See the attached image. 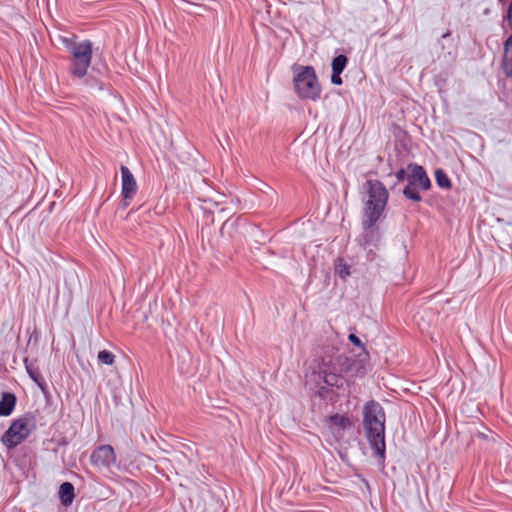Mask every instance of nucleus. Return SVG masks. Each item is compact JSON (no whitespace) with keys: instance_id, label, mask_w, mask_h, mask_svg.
<instances>
[{"instance_id":"nucleus-24","label":"nucleus","mask_w":512,"mask_h":512,"mask_svg":"<svg viewBox=\"0 0 512 512\" xmlns=\"http://www.w3.org/2000/svg\"><path fill=\"white\" fill-rule=\"evenodd\" d=\"M476 436L478 438H480V439H487L488 438V436L485 433H483V432H477Z\"/></svg>"},{"instance_id":"nucleus-15","label":"nucleus","mask_w":512,"mask_h":512,"mask_svg":"<svg viewBox=\"0 0 512 512\" xmlns=\"http://www.w3.org/2000/svg\"><path fill=\"white\" fill-rule=\"evenodd\" d=\"M415 187L416 186H413L408 183V185L403 189V195L407 199L413 200L415 202H420L422 200V197Z\"/></svg>"},{"instance_id":"nucleus-9","label":"nucleus","mask_w":512,"mask_h":512,"mask_svg":"<svg viewBox=\"0 0 512 512\" xmlns=\"http://www.w3.org/2000/svg\"><path fill=\"white\" fill-rule=\"evenodd\" d=\"M16 404V396L13 393L4 392L0 400V416H9Z\"/></svg>"},{"instance_id":"nucleus-21","label":"nucleus","mask_w":512,"mask_h":512,"mask_svg":"<svg viewBox=\"0 0 512 512\" xmlns=\"http://www.w3.org/2000/svg\"><path fill=\"white\" fill-rule=\"evenodd\" d=\"M349 340L356 346H362L360 339L353 333L349 335Z\"/></svg>"},{"instance_id":"nucleus-25","label":"nucleus","mask_w":512,"mask_h":512,"mask_svg":"<svg viewBox=\"0 0 512 512\" xmlns=\"http://www.w3.org/2000/svg\"><path fill=\"white\" fill-rule=\"evenodd\" d=\"M325 382H326L327 384H329V385H333V383H332V379H326V380H325Z\"/></svg>"},{"instance_id":"nucleus-19","label":"nucleus","mask_w":512,"mask_h":512,"mask_svg":"<svg viewBox=\"0 0 512 512\" xmlns=\"http://www.w3.org/2000/svg\"><path fill=\"white\" fill-rule=\"evenodd\" d=\"M340 75H341L340 72L332 71L331 82L335 85H341L342 79H341Z\"/></svg>"},{"instance_id":"nucleus-8","label":"nucleus","mask_w":512,"mask_h":512,"mask_svg":"<svg viewBox=\"0 0 512 512\" xmlns=\"http://www.w3.org/2000/svg\"><path fill=\"white\" fill-rule=\"evenodd\" d=\"M407 180L413 186H420L423 190L431 187V181L422 166L417 164H409L407 167Z\"/></svg>"},{"instance_id":"nucleus-23","label":"nucleus","mask_w":512,"mask_h":512,"mask_svg":"<svg viewBox=\"0 0 512 512\" xmlns=\"http://www.w3.org/2000/svg\"><path fill=\"white\" fill-rule=\"evenodd\" d=\"M365 374V369L363 366H360L356 369L355 375L356 376H363Z\"/></svg>"},{"instance_id":"nucleus-13","label":"nucleus","mask_w":512,"mask_h":512,"mask_svg":"<svg viewBox=\"0 0 512 512\" xmlns=\"http://www.w3.org/2000/svg\"><path fill=\"white\" fill-rule=\"evenodd\" d=\"M25 364H26V370L29 374V376L34 380L35 383H37V385L43 389V386H44V379H43V376L41 375L40 371L33 367L32 364H28L27 360H25Z\"/></svg>"},{"instance_id":"nucleus-4","label":"nucleus","mask_w":512,"mask_h":512,"mask_svg":"<svg viewBox=\"0 0 512 512\" xmlns=\"http://www.w3.org/2000/svg\"><path fill=\"white\" fill-rule=\"evenodd\" d=\"M64 44L71 55L70 73L78 78L84 77L87 74L92 60V42L90 40L77 42L65 39Z\"/></svg>"},{"instance_id":"nucleus-6","label":"nucleus","mask_w":512,"mask_h":512,"mask_svg":"<svg viewBox=\"0 0 512 512\" xmlns=\"http://www.w3.org/2000/svg\"><path fill=\"white\" fill-rule=\"evenodd\" d=\"M120 171L122 178L121 195L123 198V206L126 208L130 205L131 200L137 193L138 186L132 172L128 167L122 165L120 167Z\"/></svg>"},{"instance_id":"nucleus-1","label":"nucleus","mask_w":512,"mask_h":512,"mask_svg":"<svg viewBox=\"0 0 512 512\" xmlns=\"http://www.w3.org/2000/svg\"><path fill=\"white\" fill-rule=\"evenodd\" d=\"M363 426L374 453L384 460L386 450L385 413L378 402L369 401L365 404L363 410Z\"/></svg>"},{"instance_id":"nucleus-10","label":"nucleus","mask_w":512,"mask_h":512,"mask_svg":"<svg viewBox=\"0 0 512 512\" xmlns=\"http://www.w3.org/2000/svg\"><path fill=\"white\" fill-rule=\"evenodd\" d=\"M329 422L331 424V428L333 429V433L340 434L346 428L351 426L350 419L345 415L335 414L330 416Z\"/></svg>"},{"instance_id":"nucleus-14","label":"nucleus","mask_w":512,"mask_h":512,"mask_svg":"<svg viewBox=\"0 0 512 512\" xmlns=\"http://www.w3.org/2000/svg\"><path fill=\"white\" fill-rule=\"evenodd\" d=\"M435 180L439 187L446 189L451 188V181L447 174L442 169H438L435 171Z\"/></svg>"},{"instance_id":"nucleus-12","label":"nucleus","mask_w":512,"mask_h":512,"mask_svg":"<svg viewBox=\"0 0 512 512\" xmlns=\"http://www.w3.org/2000/svg\"><path fill=\"white\" fill-rule=\"evenodd\" d=\"M336 274L342 279L346 280L350 276V266L343 258H338L335 265Z\"/></svg>"},{"instance_id":"nucleus-5","label":"nucleus","mask_w":512,"mask_h":512,"mask_svg":"<svg viewBox=\"0 0 512 512\" xmlns=\"http://www.w3.org/2000/svg\"><path fill=\"white\" fill-rule=\"evenodd\" d=\"M36 428L33 416L25 415L12 422L2 436L3 444L8 448H15L21 444Z\"/></svg>"},{"instance_id":"nucleus-26","label":"nucleus","mask_w":512,"mask_h":512,"mask_svg":"<svg viewBox=\"0 0 512 512\" xmlns=\"http://www.w3.org/2000/svg\"><path fill=\"white\" fill-rule=\"evenodd\" d=\"M325 382H326L327 384H329V385H333V383H332V379H326V380H325Z\"/></svg>"},{"instance_id":"nucleus-2","label":"nucleus","mask_w":512,"mask_h":512,"mask_svg":"<svg viewBox=\"0 0 512 512\" xmlns=\"http://www.w3.org/2000/svg\"><path fill=\"white\" fill-rule=\"evenodd\" d=\"M367 201L363 211L362 227L364 230L371 229L380 219L388 200V191L379 180H367Z\"/></svg>"},{"instance_id":"nucleus-27","label":"nucleus","mask_w":512,"mask_h":512,"mask_svg":"<svg viewBox=\"0 0 512 512\" xmlns=\"http://www.w3.org/2000/svg\"><path fill=\"white\" fill-rule=\"evenodd\" d=\"M365 359L368 358V353L366 351L363 352Z\"/></svg>"},{"instance_id":"nucleus-16","label":"nucleus","mask_w":512,"mask_h":512,"mask_svg":"<svg viewBox=\"0 0 512 512\" xmlns=\"http://www.w3.org/2000/svg\"><path fill=\"white\" fill-rule=\"evenodd\" d=\"M97 359L100 364L113 365L115 362V355L108 350H102L99 351Z\"/></svg>"},{"instance_id":"nucleus-22","label":"nucleus","mask_w":512,"mask_h":512,"mask_svg":"<svg viewBox=\"0 0 512 512\" xmlns=\"http://www.w3.org/2000/svg\"><path fill=\"white\" fill-rule=\"evenodd\" d=\"M507 20L509 22L510 27L512 28V0L507 10Z\"/></svg>"},{"instance_id":"nucleus-3","label":"nucleus","mask_w":512,"mask_h":512,"mask_svg":"<svg viewBox=\"0 0 512 512\" xmlns=\"http://www.w3.org/2000/svg\"><path fill=\"white\" fill-rule=\"evenodd\" d=\"M293 85L302 100L317 101L321 96V86L312 66H299L294 69Z\"/></svg>"},{"instance_id":"nucleus-17","label":"nucleus","mask_w":512,"mask_h":512,"mask_svg":"<svg viewBox=\"0 0 512 512\" xmlns=\"http://www.w3.org/2000/svg\"><path fill=\"white\" fill-rule=\"evenodd\" d=\"M348 59L345 55H338L332 61V71L342 73L347 65Z\"/></svg>"},{"instance_id":"nucleus-11","label":"nucleus","mask_w":512,"mask_h":512,"mask_svg":"<svg viewBox=\"0 0 512 512\" xmlns=\"http://www.w3.org/2000/svg\"><path fill=\"white\" fill-rule=\"evenodd\" d=\"M59 497L63 505H71L75 497L74 486L70 482L62 483L59 488Z\"/></svg>"},{"instance_id":"nucleus-18","label":"nucleus","mask_w":512,"mask_h":512,"mask_svg":"<svg viewBox=\"0 0 512 512\" xmlns=\"http://www.w3.org/2000/svg\"><path fill=\"white\" fill-rule=\"evenodd\" d=\"M505 52L506 55H511L512 57V34L505 41Z\"/></svg>"},{"instance_id":"nucleus-7","label":"nucleus","mask_w":512,"mask_h":512,"mask_svg":"<svg viewBox=\"0 0 512 512\" xmlns=\"http://www.w3.org/2000/svg\"><path fill=\"white\" fill-rule=\"evenodd\" d=\"M90 459L97 467L110 468L116 463V454L111 445H101L93 451Z\"/></svg>"},{"instance_id":"nucleus-20","label":"nucleus","mask_w":512,"mask_h":512,"mask_svg":"<svg viewBox=\"0 0 512 512\" xmlns=\"http://www.w3.org/2000/svg\"><path fill=\"white\" fill-rule=\"evenodd\" d=\"M407 176L408 173L404 168H401L396 172V178L399 182L404 181L407 178Z\"/></svg>"}]
</instances>
